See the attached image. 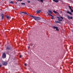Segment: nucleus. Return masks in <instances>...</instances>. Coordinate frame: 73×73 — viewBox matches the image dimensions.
Wrapping results in <instances>:
<instances>
[{"label": "nucleus", "instance_id": "obj_1", "mask_svg": "<svg viewBox=\"0 0 73 73\" xmlns=\"http://www.w3.org/2000/svg\"><path fill=\"white\" fill-rule=\"evenodd\" d=\"M29 16L32 17V18H33V19L35 20H36V21H37V20H41V18L40 17L35 16L34 15L31 16L29 15Z\"/></svg>", "mask_w": 73, "mask_h": 73}, {"label": "nucleus", "instance_id": "obj_2", "mask_svg": "<svg viewBox=\"0 0 73 73\" xmlns=\"http://www.w3.org/2000/svg\"><path fill=\"white\" fill-rule=\"evenodd\" d=\"M3 65L4 66H7L8 64V62H2Z\"/></svg>", "mask_w": 73, "mask_h": 73}, {"label": "nucleus", "instance_id": "obj_3", "mask_svg": "<svg viewBox=\"0 0 73 73\" xmlns=\"http://www.w3.org/2000/svg\"><path fill=\"white\" fill-rule=\"evenodd\" d=\"M47 13H48V15L49 16H51V17H51V19H54V18H53V17H54V16L52 15L51 14H50V13H48V12H47Z\"/></svg>", "mask_w": 73, "mask_h": 73}, {"label": "nucleus", "instance_id": "obj_4", "mask_svg": "<svg viewBox=\"0 0 73 73\" xmlns=\"http://www.w3.org/2000/svg\"><path fill=\"white\" fill-rule=\"evenodd\" d=\"M2 57L3 58H6V54L5 53H4L2 55Z\"/></svg>", "mask_w": 73, "mask_h": 73}, {"label": "nucleus", "instance_id": "obj_5", "mask_svg": "<svg viewBox=\"0 0 73 73\" xmlns=\"http://www.w3.org/2000/svg\"><path fill=\"white\" fill-rule=\"evenodd\" d=\"M53 27V28H54V29H56V31H59V30H58V27H55V26H54Z\"/></svg>", "mask_w": 73, "mask_h": 73}, {"label": "nucleus", "instance_id": "obj_6", "mask_svg": "<svg viewBox=\"0 0 73 73\" xmlns=\"http://www.w3.org/2000/svg\"><path fill=\"white\" fill-rule=\"evenodd\" d=\"M57 19H58V20L59 21H62V20L60 18L58 17H57Z\"/></svg>", "mask_w": 73, "mask_h": 73}, {"label": "nucleus", "instance_id": "obj_7", "mask_svg": "<svg viewBox=\"0 0 73 73\" xmlns=\"http://www.w3.org/2000/svg\"><path fill=\"white\" fill-rule=\"evenodd\" d=\"M67 17L69 20L70 19H73V17H70L69 16H67Z\"/></svg>", "mask_w": 73, "mask_h": 73}, {"label": "nucleus", "instance_id": "obj_8", "mask_svg": "<svg viewBox=\"0 0 73 73\" xmlns=\"http://www.w3.org/2000/svg\"><path fill=\"white\" fill-rule=\"evenodd\" d=\"M6 18L7 19H11V17L8 16H6Z\"/></svg>", "mask_w": 73, "mask_h": 73}, {"label": "nucleus", "instance_id": "obj_9", "mask_svg": "<svg viewBox=\"0 0 73 73\" xmlns=\"http://www.w3.org/2000/svg\"><path fill=\"white\" fill-rule=\"evenodd\" d=\"M48 12L49 13H50V14H52V11L49 10Z\"/></svg>", "mask_w": 73, "mask_h": 73}, {"label": "nucleus", "instance_id": "obj_10", "mask_svg": "<svg viewBox=\"0 0 73 73\" xmlns=\"http://www.w3.org/2000/svg\"><path fill=\"white\" fill-rule=\"evenodd\" d=\"M41 10H39L36 11V12L38 13H40V12H41Z\"/></svg>", "mask_w": 73, "mask_h": 73}, {"label": "nucleus", "instance_id": "obj_11", "mask_svg": "<svg viewBox=\"0 0 73 73\" xmlns=\"http://www.w3.org/2000/svg\"><path fill=\"white\" fill-rule=\"evenodd\" d=\"M53 1L55 2V3H58V0H52Z\"/></svg>", "mask_w": 73, "mask_h": 73}, {"label": "nucleus", "instance_id": "obj_12", "mask_svg": "<svg viewBox=\"0 0 73 73\" xmlns=\"http://www.w3.org/2000/svg\"><path fill=\"white\" fill-rule=\"evenodd\" d=\"M1 16H2V19H4V15L3 14H1Z\"/></svg>", "mask_w": 73, "mask_h": 73}, {"label": "nucleus", "instance_id": "obj_13", "mask_svg": "<svg viewBox=\"0 0 73 73\" xmlns=\"http://www.w3.org/2000/svg\"><path fill=\"white\" fill-rule=\"evenodd\" d=\"M55 21V23H59V24H60V23H61L60 22H59V21Z\"/></svg>", "mask_w": 73, "mask_h": 73}, {"label": "nucleus", "instance_id": "obj_14", "mask_svg": "<svg viewBox=\"0 0 73 73\" xmlns=\"http://www.w3.org/2000/svg\"><path fill=\"white\" fill-rule=\"evenodd\" d=\"M10 3L11 4H14V2L13 1H10Z\"/></svg>", "mask_w": 73, "mask_h": 73}, {"label": "nucleus", "instance_id": "obj_15", "mask_svg": "<svg viewBox=\"0 0 73 73\" xmlns=\"http://www.w3.org/2000/svg\"><path fill=\"white\" fill-rule=\"evenodd\" d=\"M11 49V48L10 47H7V49H8V50H9Z\"/></svg>", "mask_w": 73, "mask_h": 73}, {"label": "nucleus", "instance_id": "obj_16", "mask_svg": "<svg viewBox=\"0 0 73 73\" xmlns=\"http://www.w3.org/2000/svg\"><path fill=\"white\" fill-rule=\"evenodd\" d=\"M53 12H54V13H57V12L56 11H55V10L53 11Z\"/></svg>", "mask_w": 73, "mask_h": 73}, {"label": "nucleus", "instance_id": "obj_17", "mask_svg": "<svg viewBox=\"0 0 73 73\" xmlns=\"http://www.w3.org/2000/svg\"><path fill=\"white\" fill-rule=\"evenodd\" d=\"M21 13H24V14L25 13V12H23L21 13H20V15H21Z\"/></svg>", "mask_w": 73, "mask_h": 73}, {"label": "nucleus", "instance_id": "obj_18", "mask_svg": "<svg viewBox=\"0 0 73 73\" xmlns=\"http://www.w3.org/2000/svg\"><path fill=\"white\" fill-rule=\"evenodd\" d=\"M22 5H25V3H21Z\"/></svg>", "mask_w": 73, "mask_h": 73}, {"label": "nucleus", "instance_id": "obj_19", "mask_svg": "<svg viewBox=\"0 0 73 73\" xmlns=\"http://www.w3.org/2000/svg\"><path fill=\"white\" fill-rule=\"evenodd\" d=\"M71 10V12H72H72H73V9H71L70 10Z\"/></svg>", "mask_w": 73, "mask_h": 73}, {"label": "nucleus", "instance_id": "obj_20", "mask_svg": "<svg viewBox=\"0 0 73 73\" xmlns=\"http://www.w3.org/2000/svg\"><path fill=\"white\" fill-rule=\"evenodd\" d=\"M69 7L70 10L72 9V8H71V7H70V6H69Z\"/></svg>", "mask_w": 73, "mask_h": 73}, {"label": "nucleus", "instance_id": "obj_21", "mask_svg": "<svg viewBox=\"0 0 73 73\" xmlns=\"http://www.w3.org/2000/svg\"><path fill=\"white\" fill-rule=\"evenodd\" d=\"M24 14H25V15H29L28 13H27L25 12Z\"/></svg>", "mask_w": 73, "mask_h": 73}, {"label": "nucleus", "instance_id": "obj_22", "mask_svg": "<svg viewBox=\"0 0 73 73\" xmlns=\"http://www.w3.org/2000/svg\"><path fill=\"white\" fill-rule=\"evenodd\" d=\"M69 14H70V15H72V13H71L70 12Z\"/></svg>", "mask_w": 73, "mask_h": 73}, {"label": "nucleus", "instance_id": "obj_23", "mask_svg": "<svg viewBox=\"0 0 73 73\" xmlns=\"http://www.w3.org/2000/svg\"><path fill=\"white\" fill-rule=\"evenodd\" d=\"M60 17L61 19H62V20H63L64 19V18H63V17Z\"/></svg>", "mask_w": 73, "mask_h": 73}, {"label": "nucleus", "instance_id": "obj_24", "mask_svg": "<svg viewBox=\"0 0 73 73\" xmlns=\"http://www.w3.org/2000/svg\"><path fill=\"white\" fill-rule=\"evenodd\" d=\"M27 3H31V1H27Z\"/></svg>", "mask_w": 73, "mask_h": 73}, {"label": "nucleus", "instance_id": "obj_25", "mask_svg": "<svg viewBox=\"0 0 73 73\" xmlns=\"http://www.w3.org/2000/svg\"><path fill=\"white\" fill-rule=\"evenodd\" d=\"M40 1H41V2H42V3L43 2V0H40Z\"/></svg>", "mask_w": 73, "mask_h": 73}, {"label": "nucleus", "instance_id": "obj_26", "mask_svg": "<svg viewBox=\"0 0 73 73\" xmlns=\"http://www.w3.org/2000/svg\"><path fill=\"white\" fill-rule=\"evenodd\" d=\"M22 57V56L20 55V56L19 57H20V58H21V57Z\"/></svg>", "mask_w": 73, "mask_h": 73}, {"label": "nucleus", "instance_id": "obj_27", "mask_svg": "<svg viewBox=\"0 0 73 73\" xmlns=\"http://www.w3.org/2000/svg\"><path fill=\"white\" fill-rule=\"evenodd\" d=\"M70 13V12H69V11H67V13H69V14Z\"/></svg>", "mask_w": 73, "mask_h": 73}, {"label": "nucleus", "instance_id": "obj_28", "mask_svg": "<svg viewBox=\"0 0 73 73\" xmlns=\"http://www.w3.org/2000/svg\"><path fill=\"white\" fill-rule=\"evenodd\" d=\"M25 66H27V64H25Z\"/></svg>", "mask_w": 73, "mask_h": 73}, {"label": "nucleus", "instance_id": "obj_29", "mask_svg": "<svg viewBox=\"0 0 73 73\" xmlns=\"http://www.w3.org/2000/svg\"><path fill=\"white\" fill-rule=\"evenodd\" d=\"M1 66H2V65H0V68H1Z\"/></svg>", "mask_w": 73, "mask_h": 73}, {"label": "nucleus", "instance_id": "obj_30", "mask_svg": "<svg viewBox=\"0 0 73 73\" xmlns=\"http://www.w3.org/2000/svg\"><path fill=\"white\" fill-rule=\"evenodd\" d=\"M28 48H29V49H30V47L29 46L28 47Z\"/></svg>", "mask_w": 73, "mask_h": 73}, {"label": "nucleus", "instance_id": "obj_31", "mask_svg": "<svg viewBox=\"0 0 73 73\" xmlns=\"http://www.w3.org/2000/svg\"><path fill=\"white\" fill-rule=\"evenodd\" d=\"M19 1H22V0H19Z\"/></svg>", "mask_w": 73, "mask_h": 73}, {"label": "nucleus", "instance_id": "obj_32", "mask_svg": "<svg viewBox=\"0 0 73 73\" xmlns=\"http://www.w3.org/2000/svg\"><path fill=\"white\" fill-rule=\"evenodd\" d=\"M15 3L16 4H17V2H16Z\"/></svg>", "mask_w": 73, "mask_h": 73}, {"label": "nucleus", "instance_id": "obj_33", "mask_svg": "<svg viewBox=\"0 0 73 73\" xmlns=\"http://www.w3.org/2000/svg\"><path fill=\"white\" fill-rule=\"evenodd\" d=\"M38 1H40V0H38Z\"/></svg>", "mask_w": 73, "mask_h": 73}]
</instances>
